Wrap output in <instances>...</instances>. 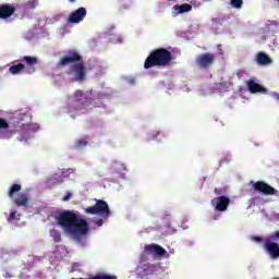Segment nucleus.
Segmentation results:
<instances>
[{
	"label": "nucleus",
	"instance_id": "22",
	"mask_svg": "<svg viewBox=\"0 0 279 279\" xmlns=\"http://www.w3.org/2000/svg\"><path fill=\"white\" fill-rule=\"evenodd\" d=\"M23 69H25V64L23 63L14 64L9 68V73H11V75H19V73H21Z\"/></svg>",
	"mask_w": 279,
	"mask_h": 279
},
{
	"label": "nucleus",
	"instance_id": "3",
	"mask_svg": "<svg viewBox=\"0 0 279 279\" xmlns=\"http://www.w3.org/2000/svg\"><path fill=\"white\" fill-rule=\"evenodd\" d=\"M173 56L167 48H157L153 50L144 62V69H154V66H167L171 63Z\"/></svg>",
	"mask_w": 279,
	"mask_h": 279
},
{
	"label": "nucleus",
	"instance_id": "21",
	"mask_svg": "<svg viewBox=\"0 0 279 279\" xmlns=\"http://www.w3.org/2000/svg\"><path fill=\"white\" fill-rule=\"evenodd\" d=\"M173 10L179 11V14H184V12H191L193 10V7L189 3L185 4H177L173 7Z\"/></svg>",
	"mask_w": 279,
	"mask_h": 279
},
{
	"label": "nucleus",
	"instance_id": "18",
	"mask_svg": "<svg viewBox=\"0 0 279 279\" xmlns=\"http://www.w3.org/2000/svg\"><path fill=\"white\" fill-rule=\"evenodd\" d=\"M75 104H78L76 107V110H84L86 108V105L82 102L83 99H86V96H84V90L77 89L74 93Z\"/></svg>",
	"mask_w": 279,
	"mask_h": 279
},
{
	"label": "nucleus",
	"instance_id": "1",
	"mask_svg": "<svg viewBox=\"0 0 279 279\" xmlns=\"http://www.w3.org/2000/svg\"><path fill=\"white\" fill-rule=\"evenodd\" d=\"M54 219L58 226L72 236H86L88 234V222L86 219L77 217L75 211L65 210L56 214Z\"/></svg>",
	"mask_w": 279,
	"mask_h": 279
},
{
	"label": "nucleus",
	"instance_id": "35",
	"mask_svg": "<svg viewBox=\"0 0 279 279\" xmlns=\"http://www.w3.org/2000/svg\"><path fill=\"white\" fill-rule=\"evenodd\" d=\"M35 130H38V126L35 124Z\"/></svg>",
	"mask_w": 279,
	"mask_h": 279
},
{
	"label": "nucleus",
	"instance_id": "5",
	"mask_svg": "<svg viewBox=\"0 0 279 279\" xmlns=\"http://www.w3.org/2000/svg\"><path fill=\"white\" fill-rule=\"evenodd\" d=\"M86 215H100L101 217H110V207L108 203L102 199H98L95 206L85 208Z\"/></svg>",
	"mask_w": 279,
	"mask_h": 279
},
{
	"label": "nucleus",
	"instance_id": "26",
	"mask_svg": "<svg viewBox=\"0 0 279 279\" xmlns=\"http://www.w3.org/2000/svg\"><path fill=\"white\" fill-rule=\"evenodd\" d=\"M22 132L26 134V136H29V130H32V124H23L21 128Z\"/></svg>",
	"mask_w": 279,
	"mask_h": 279
},
{
	"label": "nucleus",
	"instance_id": "19",
	"mask_svg": "<svg viewBox=\"0 0 279 279\" xmlns=\"http://www.w3.org/2000/svg\"><path fill=\"white\" fill-rule=\"evenodd\" d=\"M71 173H75V169H68L66 171L62 172V177L54 174L53 178H51V182H53L54 184H62V182H64V178H69V175H71Z\"/></svg>",
	"mask_w": 279,
	"mask_h": 279
},
{
	"label": "nucleus",
	"instance_id": "25",
	"mask_svg": "<svg viewBox=\"0 0 279 279\" xmlns=\"http://www.w3.org/2000/svg\"><path fill=\"white\" fill-rule=\"evenodd\" d=\"M38 7V0H29L26 3V8H28L29 10H34Z\"/></svg>",
	"mask_w": 279,
	"mask_h": 279
},
{
	"label": "nucleus",
	"instance_id": "29",
	"mask_svg": "<svg viewBox=\"0 0 279 279\" xmlns=\"http://www.w3.org/2000/svg\"><path fill=\"white\" fill-rule=\"evenodd\" d=\"M252 240L255 241L256 243H263V238L260 236H253Z\"/></svg>",
	"mask_w": 279,
	"mask_h": 279
},
{
	"label": "nucleus",
	"instance_id": "6",
	"mask_svg": "<svg viewBox=\"0 0 279 279\" xmlns=\"http://www.w3.org/2000/svg\"><path fill=\"white\" fill-rule=\"evenodd\" d=\"M251 184H253V191H255V193H262L263 195H278V191L265 181H251Z\"/></svg>",
	"mask_w": 279,
	"mask_h": 279
},
{
	"label": "nucleus",
	"instance_id": "30",
	"mask_svg": "<svg viewBox=\"0 0 279 279\" xmlns=\"http://www.w3.org/2000/svg\"><path fill=\"white\" fill-rule=\"evenodd\" d=\"M95 223L98 226V227H101L104 226V219L99 218L95 221Z\"/></svg>",
	"mask_w": 279,
	"mask_h": 279
},
{
	"label": "nucleus",
	"instance_id": "16",
	"mask_svg": "<svg viewBox=\"0 0 279 279\" xmlns=\"http://www.w3.org/2000/svg\"><path fill=\"white\" fill-rule=\"evenodd\" d=\"M137 271H138V276H141L142 278H145L146 276H151V274L156 271V267L154 266V264L147 263L140 266Z\"/></svg>",
	"mask_w": 279,
	"mask_h": 279
},
{
	"label": "nucleus",
	"instance_id": "32",
	"mask_svg": "<svg viewBox=\"0 0 279 279\" xmlns=\"http://www.w3.org/2000/svg\"><path fill=\"white\" fill-rule=\"evenodd\" d=\"M71 199V193H68L64 197H63V202H69Z\"/></svg>",
	"mask_w": 279,
	"mask_h": 279
},
{
	"label": "nucleus",
	"instance_id": "28",
	"mask_svg": "<svg viewBox=\"0 0 279 279\" xmlns=\"http://www.w3.org/2000/svg\"><path fill=\"white\" fill-rule=\"evenodd\" d=\"M16 219V211H12L8 218V221H14Z\"/></svg>",
	"mask_w": 279,
	"mask_h": 279
},
{
	"label": "nucleus",
	"instance_id": "12",
	"mask_svg": "<svg viewBox=\"0 0 279 279\" xmlns=\"http://www.w3.org/2000/svg\"><path fill=\"white\" fill-rule=\"evenodd\" d=\"M22 61L25 62V65L27 66V73L32 75V73H36V64H38V58L31 57V56H24L22 57Z\"/></svg>",
	"mask_w": 279,
	"mask_h": 279
},
{
	"label": "nucleus",
	"instance_id": "8",
	"mask_svg": "<svg viewBox=\"0 0 279 279\" xmlns=\"http://www.w3.org/2000/svg\"><path fill=\"white\" fill-rule=\"evenodd\" d=\"M211 206L218 213H226L228 210V206H230V198L228 196H218L211 199Z\"/></svg>",
	"mask_w": 279,
	"mask_h": 279
},
{
	"label": "nucleus",
	"instance_id": "33",
	"mask_svg": "<svg viewBox=\"0 0 279 279\" xmlns=\"http://www.w3.org/2000/svg\"><path fill=\"white\" fill-rule=\"evenodd\" d=\"M214 193H216L217 195H221V191L217 187L214 190Z\"/></svg>",
	"mask_w": 279,
	"mask_h": 279
},
{
	"label": "nucleus",
	"instance_id": "24",
	"mask_svg": "<svg viewBox=\"0 0 279 279\" xmlns=\"http://www.w3.org/2000/svg\"><path fill=\"white\" fill-rule=\"evenodd\" d=\"M231 5L235 8V10H241V8H243V0H231Z\"/></svg>",
	"mask_w": 279,
	"mask_h": 279
},
{
	"label": "nucleus",
	"instance_id": "2",
	"mask_svg": "<svg viewBox=\"0 0 279 279\" xmlns=\"http://www.w3.org/2000/svg\"><path fill=\"white\" fill-rule=\"evenodd\" d=\"M75 62H78L75 64ZM73 64L70 69L71 73H74L75 82H84L86 80V65L82 61V54L77 50H68L66 56L62 57L57 63L58 69Z\"/></svg>",
	"mask_w": 279,
	"mask_h": 279
},
{
	"label": "nucleus",
	"instance_id": "10",
	"mask_svg": "<svg viewBox=\"0 0 279 279\" xmlns=\"http://www.w3.org/2000/svg\"><path fill=\"white\" fill-rule=\"evenodd\" d=\"M0 130H5L1 133L0 138H12L16 132H21L19 129H10V123L3 118H0Z\"/></svg>",
	"mask_w": 279,
	"mask_h": 279
},
{
	"label": "nucleus",
	"instance_id": "34",
	"mask_svg": "<svg viewBox=\"0 0 279 279\" xmlns=\"http://www.w3.org/2000/svg\"><path fill=\"white\" fill-rule=\"evenodd\" d=\"M76 0H70V3H75Z\"/></svg>",
	"mask_w": 279,
	"mask_h": 279
},
{
	"label": "nucleus",
	"instance_id": "11",
	"mask_svg": "<svg viewBox=\"0 0 279 279\" xmlns=\"http://www.w3.org/2000/svg\"><path fill=\"white\" fill-rule=\"evenodd\" d=\"M16 12V7L14 4H1L0 5V19L5 20L13 16Z\"/></svg>",
	"mask_w": 279,
	"mask_h": 279
},
{
	"label": "nucleus",
	"instance_id": "13",
	"mask_svg": "<svg viewBox=\"0 0 279 279\" xmlns=\"http://www.w3.org/2000/svg\"><path fill=\"white\" fill-rule=\"evenodd\" d=\"M145 252H147V254H153V256H165V254H167V251L158 244L146 245Z\"/></svg>",
	"mask_w": 279,
	"mask_h": 279
},
{
	"label": "nucleus",
	"instance_id": "15",
	"mask_svg": "<svg viewBox=\"0 0 279 279\" xmlns=\"http://www.w3.org/2000/svg\"><path fill=\"white\" fill-rule=\"evenodd\" d=\"M255 62H257L259 66H269V64H271L274 61L267 53L259 51L255 57Z\"/></svg>",
	"mask_w": 279,
	"mask_h": 279
},
{
	"label": "nucleus",
	"instance_id": "20",
	"mask_svg": "<svg viewBox=\"0 0 279 279\" xmlns=\"http://www.w3.org/2000/svg\"><path fill=\"white\" fill-rule=\"evenodd\" d=\"M21 189H23V186L19 183L11 185L8 192V196L10 197V199H14V195H16V193H20Z\"/></svg>",
	"mask_w": 279,
	"mask_h": 279
},
{
	"label": "nucleus",
	"instance_id": "38",
	"mask_svg": "<svg viewBox=\"0 0 279 279\" xmlns=\"http://www.w3.org/2000/svg\"><path fill=\"white\" fill-rule=\"evenodd\" d=\"M20 141H23V138H20Z\"/></svg>",
	"mask_w": 279,
	"mask_h": 279
},
{
	"label": "nucleus",
	"instance_id": "27",
	"mask_svg": "<svg viewBox=\"0 0 279 279\" xmlns=\"http://www.w3.org/2000/svg\"><path fill=\"white\" fill-rule=\"evenodd\" d=\"M53 241H54L56 243H60V242L62 241V234H60V232H56V233L53 234Z\"/></svg>",
	"mask_w": 279,
	"mask_h": 279
},
{
	"label": "nucleus",
	"instance_id": "14",
	"mask_svg": "<svg viewBox=\"0 0 279 279\" xmlns=\"http://www.w3.org/2000/svg\"><path fill=\"white\" fill-rule=\"evenodd\" d=\"M247 90L252 93V95H256V93H267V88H265L263 85L255 83L254 80H248L246 82Z\"/></svg>",
	"mask_w": 279,
	"mask_h": 279
},
{
	"label": "nucleus",
	"instance_id": "36",
	"mask_svg": "<svg viewBox=\"0 0 279 279\" xmlns=\"http://www.w3.org/2000/svg\"><path fill=\"white\" fill-rule=\"evenodd\" d=\"M131 84H134V80L131 81Z\"/></svg>",
	"mask_w": 279,
	"mask_h": 279
},
{
	"label": "nucleus",
	"instance_id": "9",
	"mask_svg": "<svg viewBox=\"0 0 279 279\" xmlns=\"http://www.w3.org/2000/svg\"><path fill=\"white\" fill-rule=\"evenodd\" d=\"M86 14H87L86 8L81 7L69 15L68 23L70 24L82 23V21L86 19Z\"/></svg>",
	"mask_w": 279,
	"mask_h": 279
},
{
	"label": "nucleus",
	"instance_id": "31",
	"mask_svg": "<svg viewBox=\"0 0 279 279\" xmlns=\"http://www.w3.org/2000/svg\"><path fill=\"white\" fill-rule=\"evenodd\" d=\"M268 25H274L275 27H278V21H268Z\"/></svg>",
	"mask_w": 279,
	"mask_h": 279
},
{
	"label": "nucleus",
	"instance_id": "4",
	"mask_svg": "<svg viewBox=\"0 0 279 279\" xmlns=\"http://www.w3.org/2000/svg\"><path fill=\"white\" fill-rule=\"evenodd\" d=\"M277 241L279 242V230L272 232L269 238L264 240V250L272 260L279 258V244Z\"/></svg>",
	"mask_w": 279,
	"mask_h": 279
},
{
	"label": "nucleus",
	"instance_id": "37",
	"mask_svg": "<svg viewBox=\"0 0 279 279\" xmlns=\"http://www.w3.org/2000/svg\"><path fill=\"white\" fill-rule=\"evenodd\" d=\"M218 47H221V45H218Z\"/></svg>",
	"mask_w": 279,
	"mask_h": 279
},
{
	"label": "nucleus",
	"instance_id": "23",
	"mask_svg": "<svg viewBox=\"0 0 279 279\" xmlns=\"http://www.w3.org/2000/svg\"><path fill=\"white\" fill-rule=\"evenodd\" d=\"M86 145H88V142L84 138L77 140L75 147L76 149H84V147H86Z\"/></svg>",
	"mask_w": 279,
	"mask_h": 279
},
{
	"label": "nucleus",
	"instance_id": "17",
	"mask_svg": "<svg viewBox=\"0 0 279 279\" xmlns=\"http://www.w3.org/2000/svg\"><path fill=\"white\" fill-rule=\"evenodd\" d=\"M14 204L17 207L27 208V204H29V194L20 193L16 198H14Z\"/></svg>",
	"mask_w": 279,
	"mask_h": 279
},
{
	"label": "nucleus",
	"instance_id": "7",
	"mask_svg": "<svg viewBox=\"0 0 279 279\" xmlns=\"http://www.w3.org/2000/svg\"><path fill=\"white\" fill-rule=\"evenodd\" d=\"M196 64L199 69L208 70L215 64V54L214 53H203L196 58Z\"/></svg>",
	"mask_w": 279,
	"mask_h": 279
}]
</instances>
